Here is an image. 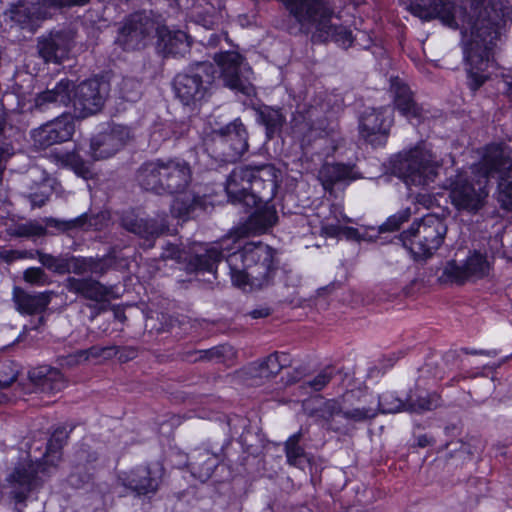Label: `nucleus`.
Instances as JSON below:
<instances>
[{
	"label": "nucleus",
	"instance_id": "obj_1",
	"mask_svg": "<svg viewBox=\"0 0 512 512\" xmlns=\"http://www.w3.org/2000/svg\"><path fill=\"white\" fill-rule=\"evenodd\" d=\"M413 0L411 7L425 16L438 17L450 28L460 29L465 41L463 53L466 62L467 84L477 91L488 79L486 73L492 49L505 32L512 18V4L508 0Z\"/></svg>",
	"mask_w": 512,
	"mask_h": 512
},
{
	"label": "nucleus",
	"instance_id": "obj_2",
	"mask_svg": "<svg viewBox=\"0 0 512 512\" xmlns=\"http://www.w3.org/2000/svg\"><path fill=\"white\" fill-rule=\"evenodd\" d=\"M278 174L272 164L238 166L229 174L225 186L229 200L257 207L246 223L247 233H262L276 223L278 217L271 201L278 188Z\"/></svg>",
	"mask_w": 512,
	"mask_h": 512
},
{
	"label": "nucleus",
	"instance_id": "obj_3",
	"mask_svg": "<svg viewBox=\"0 0 512 512\" xmlns=\"http://www.w3.org/2000/svg\"><path fill=\"white\" fill-rule=\"evenodd\" d=\"M73 427L60 425L55 428L47 442L46 452L40 460L29 455L19 460L5 478V488L16 503H24L37 493L54 474L61 460V450L66 445Z\"/></svg>",
	"mask_w": 512,
	"mask_h": 512
},
{
	"label": "nucleus",
	"instance_id": "obj_4",
	"mask_svg": "<svg viewBox=\"0 0 512 512\" xmlns=\"http://www.w3.org/2000/svg\"><path fill=\"white\" fill-rule=\"evenodd\" d=\"M234 248L227 257L232 283L256 289L268 286L276 272L274 250L261 242L241 246L238 240Z\"/></svg>",
	"mask_w": 512,
	"mask_h": 512
},
{
	"label": "nucleus",
	"instance_id": "obj_5",
	"mask_svg": "<svg viewBox=\"0 0 512 512\" xmlns=\"http://www.w3.org/2000/svg\"><path fill=\"white\" fill-rule=\"evenodd\" d=\"M192 180V168L180 157L155 158L143 162L136 172L139 186L158 195L181 193Z\"/></svg>",
	"mask_w": 512,
	"mask_h": 512
},
{
	"label": "nucleus",
	"instance_id": "obj_6",
	"mask_svg": "<svg viewBox=\"0 0 512 512\" xmlns=\"http://www.w3.org/2000/svg\"><path fill=\"white\" fill-rule=\"evenodd\" d=\"M370 395L357 396L354 391L344 394L341 401L326 400L320 408L321 417L331 430L351 435L358 425L371 423L378 416Z\"/></svg>",
	"mask_w": 512,
	"mask_h": 512
},
{
	"label": "nucleus",
	"instance_id": "obj_7",
	"mask_svg": "<svg viewBox=\"0 0 512 512\" xmlns=\"http://www.w3.org/2000/svg\"><path fill=\"white\" fill-rule=\"evenodd\" d=\"M493 173L484 167V155L481 161L472 167L471 175L459 173L451 183L450 198L452 204L459 210L470 213L479 211L488 197L489 179Z\"/></svg>",
	"mask_w": 512,
	"mask_h": 512
},
{
	"label": "nucleus",
	"instance_id": "obj_8",
	"mask_svg": "<svg viewBox=\"0 0 512 512\" xmlns=\"http://www.w3.org/2000/svg\"><path fill=\"white\" fill-rule=\"evenodd\" d=\"M447 230L442 218L429 214L413 222L402 232L401 238L415 260H427L442 246Z\"/></svg>",
	"mask_w": 512,
	"mask_h": 512
},
{
	"label": "nucleus",
	"instance_id": "obj_9",
	"mask_svg": "<svg viewBox=\"0 0 512 512\" xmlns=\"http://www.w3.org/2000/svg\"><path fill=\"white\" fill-rule=\"evenodd\" d=\"M215 73L214 65L207 61L190 65L173 80L176 98L184 106L197 108L210 95Z\"/></svg>",
	"mask_w": 512,
	"mask_h": 512
},
{
	"label": "nucleus",
	"instance_id": "obj_10",
	"mask_svg": "<svg viewBox=\"0 0 512 512\" xmlns=\"http://www.w3.org/2000/svg\"><path fill=\"white\" fill-rule=\"evenodd\" d=\"M393 169L407 186L428 185L438 174V164L425 143H420L408 152L399 154Z\"/></svg>",
	"mask_w": 512,
	"mask_h": 512
},
{
	"label": "nucleus",
	"instance_id": "obj_11",
	"mask_svg": "<svg viewBox=\"0 0 512 512\" xmlns=\"http://www.w3.org/2000/svg\"><path fill=\"white\" fill-rule=\"evenodd\" d=\"M290 14L300 25V30L311 35V41L328 36V23L335 15L329 0H283Z\"/></svg>",
	"mask_w": 512,
	"mask_h": 512
},
{
	"label": "nucleus",
	"instance_id": "obj_12",
	"mask_svg": "<svg viewBox=\"0 0 512 512\" xmlns=\"http://www.w3.org/2000/svg\"><path fill=\"white\" fill-rule=\"evenodd\" d=\"M484 167L497 179L499 202L505 209L512 210V159L508 146L504 143L487 145Z\"/></svg>",
	"mask_w": 512,
	"mask_h": 512
},
{
	"label": "nucleus",
	"instance_id": "obj_13",
	"mask_svg": "<svg viewBox=\"0 0 512 512\" xmlns=\"http://www.w3.org/2000/svg\"><path fill=\"white\" fill-rule=\"evenodd\" d=\"M165 474L159 461L140 464L117 475V482L136 497L152 498L158 492Z\"/></svg>",
	"mask_w": 512,
	"mask_h": 512
},
{
	"label": "nucleus",
	"instance_id": "obj_14",
	"mask_svg": "<svg viewBox=\"0 0 512 512\" xmlns=\"http://www.w3.org/2000/svg\"><path fill=\"white\" fill-rule=\"evenodd\" d=\"M237 240L227 236L221 241L209 244H195L190 248L186 269L189 272L210 273L215 276L217 265L223 258L227 260L230 253L235 250Z\"/></svg>",
	"mask_w": 512,
	"mask_h": 512
},
{
	"label": "nucleus",
	"instance_id": "obj_15",
	"mask_svg": "<svg viewBox=\"0 0 512 512\" xmlns=\"http://www.w3.org/2000/svg\"><path fill=\"white\" fill-rule=\"evenodd\" d=\"M214 60L220 68V75L226 87L246 95L250 94L252 71L239 52H220L215 54Z\"/></svg>",
	"mask_w": 512,
	"mask_h": 512
},
{
	"label": "nucleus",
	"instance_id": "obj_16",
	"mask_svg": "<svg viewBox=\"0 0 512 512\" xmlns=\"http://www.w3.org/2000/svg\"><path fill=\"white\" fill-rule=\"evenodd\" d=\"M215 152L226 162H235L248 150V133L239 119L212 133Z\"/></svg>",
	"mask_w": 512,
	"mask_h": 512
},
{
	"label": "nucleus",
	"instance_id": "obj_17",
	"mask_svg": "<svg viewBox=\"0 0 512 512\" xmlns=\"http://www.w3.org/2000/svg\"><path fill=\"white\" fill-rule=\"evenodd\" d=\"M393 121V112L389 107L366 108L359 117L360 136L372 146L383 145Z\"/></svg>",
	"mask_w": 512,
	"mask_h": 512
},
{
	"label": "nucleus",
	"instance_id": "obj_18",
	"mask_svg": "<svg viewBox=\"0 0 512 512\" xmlns=\"http://www.w3.org/2000/svg\"><path fill=\"white\" fill-rule=\"evenodd\" d=\"M73 107L76 117L86 118L98 113L107 96L106 84L93 78L74 86Z\"/></svg>",
	"mask_w": 512,
	"mask_h": 512
},
{
	"label": "nucleus",
	"instance_id": "obj_19",
	"mask_svg": "<svg viewBox=\"0 0 512 512\" xmlns=\"http://www.w3.org/2000/svg\"><path fill=\"white\" fill-rule=\"evenodd\" d=\"M75 131L74 117L63 113L31 131L33 145L38 149H46L54 144L70 140Z\"/></svg>",
	"mask_w": 512,
	"mask_h": 512
},
{
	"label": "nucleus",
	"instance_id": "obj_20",
	"mask_svg": "<svg viewBox=\"0 0 512 512\" xmlns=\"http://www.w3.org/2000/svg\"><path fill=\"white\" fill-rule=\"evenodd\" d=\"M389 93L394 109L412 124L418 125L428 117V111L415 101L410 87L400 77L390 78Z\"/></svg>",
	"mask_w": 512,
	"mask_h": 512
},
{
	"label": "nucleus",
	"instance_id": "obj_21",
	"mask_svg": "<svg viewBox=\"0 0 512 512\" xmlns=\"http://www.w3.org/2000/svg\"><path fill=\"white\" fill-rule=\"evenodd\" d=\"M389 93L394 109L412 124L418 125L428 117V111L415 101L410 87L400 77L390 78Z\"/></svg>",
	"mask_w": 512,
	"mask_h": 512
},
{
	"label": "nucleus",
	"instance_id": "obj_22",
	"mask_svg": "<svg viewBox=\"0 0 512 512\" xmlns=\"http://www.w3.org/2000/svg\"><path fill=\"white\" fill-rule=\"evenodd\" d=\"M155 29L153 20L144 13L130 15L119 29L116 43L124 50H136L145 45L146 38Z\"/></svg>",
	"mask_w": 512,
	"mask_h": 512
},
{
	"label": "nucleus",
	"instance_id": "obj_23",
	"mask_svg": "<svg viewBox=\"0 0 512 512\" xmlns=\"http://www.w3.org/2000/svg\"><path fill=\"white\" fill-rule=\"evenodd\" d=\"M133 138L132 131L124 125H113L91 139L90 153L94 160L114 156Z\"/></svg>",
	"mask_w": 512,
	"mask_h": 512
},
{
	"label": "nucleus",
	"instance_id": "obj_24",
	"mask_svg": "<svg viewBox=\"0 0 512 512\" xmlns=\"http://www.w3.org/2000/svg\"><path fill=\"white\" fill-rule=\"evenodd\" d=\"M121 226L128 232L148 242V248L153 247V241L168 229V225L164 220L146 219L135 214L133 211L122 215Z\"/></svg>",
	"mask_w": 512,
	"mask_h": 512
},
{
	"label": "nucleus",
	"instance_id": "obj_25",
	"mask_svg": "<svg viewBox=\"0 0 512 512\" xmlns=\"http://www.w3.org/2000/svg\"><path fill=\"white\" fill-rule=\"evenodd\" d=\"M73 41L70 31H52L38 38L37 49L45 62H61L68 54Z\"/></svg>",
	"mask_w": 512,
	"mask_h": 512
},
{
	"label": "nucleus",
	"instance_id": "obj_26",
	"mask_svg": "<svg viewBox=\"0 0 512 512\" xmlns=\"http://www.w3.org/2000/svg\"><path fill=\"white\" fill-rule=\"evenodd\" d=\"M54 295V291L29 293L20 287H14L12 301L20 314L35 315L46 311Z\"/></svg>",
	"mask_w": 512,
	"mask_h": 512
},
{
	"label": "nucleus",
	"instance_id": "obj_27",
	"mask_svg": "<svg viewBox=\"0 0 512 512\" xmlns=\"http://www.w3.org/2000/svg\"><path fill=\"white\" fill-rule=\"evenodd\" d=\"M48 4L44 2L19 3L11 8V19L21 28L30 32L36 30L39 22L48 16Z\"/></svg>",
	"mask_w": 512,
	"mask_h": 512
},
{
	"label": "nucleus",
	"instance_id": "obj_28",
	"mask_svg": "<svg viewBox=\"0 0 512 512\" xmlns=\"http://www.w3.org/2000/svg\"><path fill=\"white\" fill-rule=\"evenodd\" d=\"M219 462V455L206 448H196L188 457V467L191 474L201 482L210 479Z\"/></svg>",
	"mask_w": 512,
	"mask_h": 512
},
{
	"label": "nucleus",
	"instance_id": "obj_29",
	"mask_svg": "<svg viewBox=\"0 0 512 512\" xmlns=\"http://www.w3.org/2000/svg\"><path fill=\"white\" fill-rule=\"evenodd\" d=\"M73 88L74 83L71 80L61 79L53 89H47L37 94L34 105L40 111H44L50 106H67L72 100Z\"/></svg>",
	"mask_w": 512,
	"mask_h": 512
},
{
	"label": "nucleus",
	"instance_id": "obj_30",
	"mask_svg": "<svg viewBox=\"0 0 512 512\" xmlns=\"http://www.w3.org/2000/svg\"><path fill=\"white\" fill-rule=\"evenodd\" d=\"M65 287L69 292L80 294L86 299L100 302L107 298L111 289L92 278L68 277L65 281Z\"/></svg>",
	"mask_w": 512,
	"mask_h": 512
},
{
	"label": "nucleus",
	"instance_id": "obj_31",
	"mask_svg": "<svg viewBox=\"0 0 512 512\" xmlns=\"http://www.w3.org/2000/svg\"><path fill=\"white\" fill-rule=\"evenodd\" d=\"M31 378L41 392L57 393L65 388L66 381L63 374L56 368L43 366L33 371Z\"/></svg>",
	"mask_w": 512,
	"mask_h": 512
},
{
	"label": "nucleus",
	"instance_id": "obj_32",
	"mask_svg": "<svg viewBox=\"0 0 512 512\" xmlns=\"http://www.w3.org/2000/svg\"><path fill=\"white\" fill-rule=\"evenodd\" d=\"M289 364L290 359L286 353L274 352L263 360L253 362L250 369L253 375L268 378L277 375L282 368Z\"/></svg>",
	"mask_w": 512,
	"mask_h": 512
},
{
	"label": "nucleus",
	"instance_id": "obj_33",
	"mask_svg": "<svg viewBox=\"0 0 512 512\" xmlns=\"http://www.w3.org/2000/svg\"><path fill=\"white\" fill-rule=\"evenodd\" d=\"M319 179L325 190H331L335 184L354 179L351 167L339 163H326L319 171Z\"/></svg>",
	"mask_w": 512,
	"mask_h": 512
},
{
	"label": "nucleus",
	"instance_id": "obj_34",
	"mask_svg": "<svg viewBox=\"0 0 512 512\" xmlns=\"http://www.w3.org/2000/svg\"><path fill=\"white\" fill-rule=\"evenodd\" d=\"M233 355V348L230 345L222 344L210 349L186 351L183 353L182 358L190 363L198 361H214L220 363Z\"/></svg>",
	"mask_w": 512,
	"mask_h": 512
},
{
	"label": "nucleus",
	"instance_id": "obj_35",
	"mask_svg": "<svg viewBox=\"0 0 512 512\" xmlns=\"http://www.w3.org/2000/svg\"><path fill=\"white\" fill-rule=\"evenodd\" d=\"M178 194L179 196H177L171 204V213L173 216L187 219L197 209H203L204 199L202 197L185 191Z\"/></svg>",
	"mask_w": 512,
	"mask_h": 512
},
{
	"label": "nucleus",
	"instance_id": "obj_36",
	"mask_svg": "<svg viewBox=\"0 0 512 512\" xmlns=\"http://www.w3.org/2000/svg\"><path fill=\"white\" fill-rule=\"evenodd\" d=\"M292 133L295 137L301 139L303 142L310 143L317 137H323L328 134L325 129L314 127L310 119H307L301 113L294 115L291 121Z\"/></svg>",
	"mask_w": 512,
	"mask_h": 512
},
{
	"label": "nucleus",
	"instance_id": "obj_37",
	"mask_svg": "<svg viewBox=\"0 0 512 512\" xmlns=\"http://www.w3.org/2000/svg\"><path fill=\"white\" fill-rule=\"evenodd\" d=\"M39 174L40 181L38 183L37 190L27 195V198L32 208L42 207L43 205H45V203L48 201L51 195V180L47 177V175L44 172H41L38 168H31L28 171L27 177L33 179L37 177Z\"/></svg>",
	"mask_w": 512,
	"mask_h": 512
},
{
	"label": "nucleus",
	"instance_id": "obj_38",
	"mask_svg": "<svg viewBox=\"0 0 512 512\" xmlns=\"http://www.w3.org/2000/svg\"><path fill=\"white\" fill-rule=\"evenodd\" d=\"M92 474L83 465V445L76 450L72 460V469L67 477L68 484L73 488H81L91 480Z\"/></svg>",
	"mask_w": 512,
	"mask_h": 512
},
{
	"label": "nucleus",
	"instance_id": "obj_39",
	"mask_svg": "<svg viewBox=\"0 0 512 512\" xmlns=\"http://www.w3.org/2000/svg\"><path fill=\"white\" fill-rule=\"evenodd\" d=\"M93 220H95L94 217L89 216L87 213H83L82 215L69 220H60L52 217L47 218L45 220V224L47 227L54 228L59 232H69L77 229H88L95 225Z\"/></svg>",
	"mask_w": 512,
	"mask_h": 512
},
{
	"label": "nucleus",
	"instance_id": "obj_40",
	"mask_svg": "<svg viewBox=\"0 0 512 512\" xmlns=\"http://www.w3.org/2000/svg\"><path fill=\"white\" fill-rule=\"evenodd\" d=\"M259 121L265 126L266 135L272 139L275 134L279 133L286 121L285 115L280 109L272 107H264L258 113Z\"/></svg>",
	"mask_w": 512,
	"mask_h": 512
},
{
	"label": "nucleus",
	"instance_id": "obj_41",
	"mask_svg": "<svg viewBox=\"0 0 512 512\" xmlns=\"http://www.w3.org/2000/svg\"><path fill=\"white\" fill-rule=\"evenodd\" d=\"M163 50L167 55L180 56L184 55L190 47L188 36L183 31L168 32L162 37Z\"/></svg>",
	"mask_w": 512,
	"mask_h": 512
},
{
	"label": "nucleus",
	"instance_id": "obj_42",
	"mask_svg": "<svg viewBox=\"0 0 512 512\" xmlns=\"http://www.w3.org/2000/svg\"><path fill=\"white\" fill-rule=\"evenodd\" d=\"M301 437V432L291 435L284 447L287 463L298 468H302L307 460L305 450L299 444Z\"/></svg>",
	"mask_w": 512,
	"mask_h": 512
},
{
	"label": "nucleus",
	"instance_id": "obj_43",
	"mask_svg": "<svg viewBox=\"0 0 512 512\" xmlns=\"http://www.w3.org/2000/svg\"><path fill=\"white\" fill-rule=\"evenodd\" d=\"M369 397L372 399L373 406L378 408V414L398 413L406 410V400L403 401L394 392H384L377 399L372 395Z\"/></svg>",
	"mask_w": 512,
	"mask_h": 512
},
{
	"label": "nucleus",
	"instance_id": "obj_44",
	"mask_svg": "<svg viewBox=\"0 0 512 512\" xmlns=\"http://www.w3.org/2000/svg\"><path fill=\"white\" fill-rule=\"evenodd\" d=\"M439 398L436 394H429L421 391L419 394H410L406 399V410L415 413H422L432 410L438 406Z\"/></svg>",
	"mask_w": 512,
	"mask_h": 512
},
{
	"label": "nucleus",
	"instance_id": "obj_45",
	"mask_svg": "<svg viewBox=\"0 0 512 512\" xmlns=\"http://www.w3.org/2000/svg\"><path fill=\"white\" fill-rule=\"evenodd\" d=\"M468 280L463 263L460 264L456 260L448 261L441 274L438 276V281L441 284H463Z\"/></svg>",
	"mask_w": 512,
	"mask_h": 512
},
{
	"label": "nucleus",
	"instance_id": "obj_46",
	"mask_svg": "<svg viewBox=\"0 0 512 512\" xmlns=\"http://www.w3.org/2000/svg\"><path fill=\"white\" fill-rule=\"evenodd\" d=\"M328 36L323 40H313V43H326L333 41L343 48H349L354 42L352 31L343 25H335L332 20L328 23Z\"/></svg>",
	"mask_w": 512,
	"mask_h": 512
},
{
	"label": "nucleus",
	"instance_id": "obj_47",
	"mask_svg": "<svg viewBox=\"0 0 512 512\" xmlns=\"http://www.w3.org/2000/svg\"><path fill=\"white\" fill-rule=\"evenodd\" d=\"M36 254L38 261L48 270L60 275L69 273V268L67 266L69 254L54 256L39 250Z\"/></svg>",
	"mask_w": 512,
	"mask_h": 512
},
{
	"label": "nucleus",
	"instance_id": "obj_48",
	"mask_svg": "<svg viewBox=\"0 0 512 512\" xmlns=\"http://www.w3.org/2000/svg\"><path fill=\"white\" fill-rule=\"evenodd\" d=\"M467 278H482L489 271V263L484 255L478 252L472 253L463 263Z\"/></svg>",
	"mask_w": 512,
	"mask_h": 512
},
{
	"label": "nucleus",
	"instance_id": "obj_49",
	"mask_svg": "<svg viewBox=\"0 0 512 512\" xmlns=\"http://www.w3.org/2000/svg\"><path fill=\"white\" fill-rule=\"evenodd\" d=\"M61 163L72 169L78 176L88 179L92 176V171L87 162L76 152H67L60 156Z\"/></svg>",
	"mask_w": 512,
	"mask_h": 512
},
{
	"label": "nucleus",
	"instance_id": "obj_50",
	"mask_svg": "<svg viewBox=\"0 0 512 512\" xmlns=\"http://www.w3.org/2000/svg\"><path fill=\"white\" fill-rule=\"evenodd\" d=\"M334 375V368L331 366H327L313 378L305 380L303 384L300 386V388L305 390L306 394H310L312 392H319L324 387H326V385L332 380Z\"/></svg>",
	"mask_w": 512,
	"mask_h": 512
},
{
	"label": "nucleus",
	"instance_id": "obj_51",
	"mask_svg": "<svg viewBox=\"0 0 512 512\" xmlns=\"http://www.w3.org/2000/svg\"><path fill=\"white\" fill-rule=\"evenodd\" d=\"M116 255L112 251L101 258L89 257V273L99 276L104 275L109 269L116 265Z\"/></svg>",
	"mask_w": 512,
	"mask_h": 512
},
{
	"label": "nucleus",
	"instance_id": "obj_52",
	"mask_svg": "<svg viewBox=\"0 0 512 512\" xmlns=\"http://www.w3.org/2000/svg\"><path fill=\"white\" fill-rule=\"evenodd\" d=\"M121 97L129 102H135L141 95V83L134 78H123L120 83Z\"/></svg>",
	"mask_w": 512,
	"mask_h": 512
},
{
	"label": "nucleus",
	"instance_id": "obj_53",
	"mask_svg": "<svg viewBox=\"0 0 512 512\" xmlns=\"http://www.w3.org/2000/svg\"><path fill=\"white\" fill-rule=\"evenodd\" d=\"M411 216L410 208H405L398 211L396 214L390 216L385 223L380 226L381 232L395 231L400 226L409 220Z\"/></svg>",
	"mask_w": 512,
	"mask_h": 512
},
{
	"label": "nucleus",
	"instance_id": "obj_54",
	"mask_svg": "<svg viewBox=\"0 0 512 512\" xmlns=\"http://www.w3.org/2000/svg\"><path fill=\"white\" fill-rule=\"evenodd\" d=\"M23 279L25 282L36 286H44L49 283L48 275L40 267L26 269L23 273Z\"/></svg>",
	"mask_w": 512,
	"mask_h": 512
},
{
	"label": "nucleus",
	"instance_id": "obj_55",
	"mask_svg": "<svg viewBox=\"0 0 512 512\" xmlns=\"http://www.w3.org/2000/svg\"><path fill=\"white\" fill-rule=\"evenodd\" d=\"M69 273L84 275L89 273V257H76L68 255Z\"/></svg>",
	"mask_w": 512,
	"mask_h": 512
},
{
	"label": "nucleus",
	"instance_id": "obj_56",
	"mask_svg": "<svg viewBox=\"0 0 512 512\" xmlns=\"http://www.w3.org/2000/svg\"><path fill=\"white\" fill-rule=\"evenodd\" d=\"M90 0H44L48 6L62 8V7H73V6H83L87 4Z\"/></svg>",
	"mask_w": 512,
	"mask_h": 512
},
{
	"label": "nucleus",
	"instance_id": "obj_57",
	"mask_svg": "<svg viewBox=\"0 0 512 512\" xmlns=\"http://www.w3.org/2000/svg\"><path fill=\"white\" fill-rule=\"evenodd\" d=\"M162 259H175L177 261H180L183 258L182 251L178 248L177 245L174 244H168L161 254Z\"/></svg>",
	"mask_w": 512,
	"mask_h": 512
},
{
	"label": "nucleus",
	"instance_id": "obj_58",
	"mask_svg": "<svg viewBox=\"0 0 512 512\" xmlns=\"http://www.w3.org/2000/svg\"><path fill=\"white\" fill-rule=\"evenodd\" d=\"M138 355V351L135 347L132 346H125V347H118V359L120 362H128L130 360H133Z\"/></svg>",
	"mask_w": 512,
	"mask_h": 512
},
{
	"label": "nucleus",
	"instance_id": "obj_59",
	"mask_svg": "<svg viewBox=\"0 0 512 512\" xmlns=\"http://www.w3.org/2000/svg\"><path fill=\"white\" fill-rule=\"evenodd\" d=\"M75 356L84 360H88L90 358H102V347L92 346L86 350L78 351Z\"/></svg>",
	"mask_w": 512,
	"mask_h": 512
},
{
	"label": "nucleus",
	"instance_id": "obj_60",
	"mask_svg": "<svg viewBox=\"0 0 512 512\" xmlns=\"http://www.w3.org/2000/svg\"><path fill=\"white\" fill-rule=\"evenodd\" d=\"M339 222H340V220L337 219L336 223H333V222L323 223L321 226L322 232L329 237L338 236L343 230V228L340 226Z\"/></svg>",
	"mask_w": 512,
	"mask_h": 512
},
{
	"label": "nucleus",
	"instance_id": "obj_61",
	"mask_svg": "<svg viewBox=\"0 0 512 512\" xmlns=\"http://www.w3.org/2000/svg\"><path fill=\"white\" fill-rule=\"evenodd\" d=\"M98 460V454L88 448L83 447V465L92 466Z\"/></svg>",
	"mask_w": 512,
	"mask_h": 512
},
{
	"label": "nucleus",
	"instance_id": "obj_62",
	"mask_svg": "<svg viewBox=\"0 0 512 512\" xmlns=\"http://www.w3.org/2000/svg\"><path fill=\"white\" fill-rule=\"evenodd\" d=\"M222 37V34L210 33L207 37H204L201 42L209 47H217L220 44Z\"/></svg>",
	"mask_w": 512,
	"mask_h": 512
},
{
	"label": "nucleus",
	"instance_id": "obj_63",
	"mask_svg": "<svg viewBox=\"0 0 512 512\" xmlns=\"http://www.w3.org/2000/svg\"><path fill=\"white\" fill-rule=\"evenodd\" d=\"M249 314L254 319L265 318L271 314V310L267 307H261L252 310Z\"/></svg>",
	"mask_w": 512,
	"mask_h": 512
},
{
	"label": "nucleus",
	"instance_id": "obj_64",
	"mask_svg": "<svg viewBox=\"0 0 512 512\" xmlns=\"http://www.w3.org/2000/svg\"><path fill=\"white\" fill-rule=\"evenodd\" d=\"M503 84L504 93L512 101V75L505 76Z\"/></svg>",
	"mask_w": 512,
	"mask_h": 512
}]
</instances>
